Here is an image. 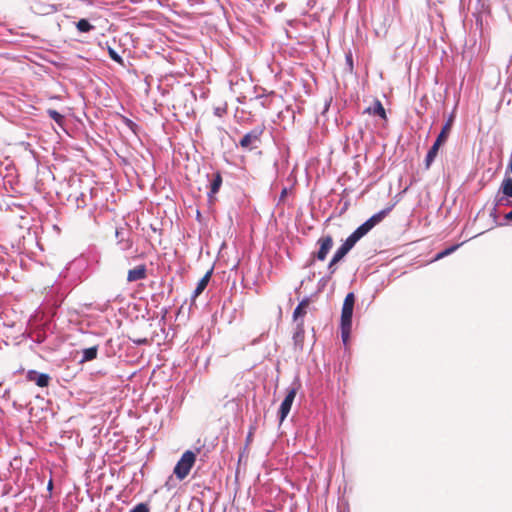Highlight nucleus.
Listing matches in <instances>:
<instances>
[{"label":"nucleus","instance_id":"nucleus-1","mask_svg":"<svg viewBox=\"0 0 512 512\" xmlns=\"http://www.w3.org/2000/svg\"><path fill=\"white\" fill-rule=\"evenodd\" d=\"M392 208L393 206H389L371 216L344 241L342 246L350 251L362 237H364L372 228H374L377 224L385 219V217L391 212Z\"/></svg>","mask_w":512,"mask_h":512},{"label":"nucleus","instance_id":"nucleus-2","mask_svg":"<svg viewBox=\"0 0 512 512\" xmlns=\"http://www.w3.org/2000/svg\"><path fill=\"white\" fill-rule=\"evenodd\" d=\"M392 208L393 206H389L371 216L344 241L342 246L350 251L362 237H364L372 228H374L377 224L385 219V217L391 212Z\"/></svg>","mask_w":512,"mask_h":512},{"label":"nucleus","instance_id":"nucleus-3","mask_svg":"<svg viewBox=\"0 0 512 512\" xmlns=\"http://www.w3.org/2000/svg\"><path fill=\"white\" fill-rule=\"evenodd\" d=\"M196 462V454L191 451L187 450L185 451L179 461L177 462L176 466L174 467V474L179 480L185 479L192 467L194 466Z\"/></svg>","mask_w":512,"mask_h":512},{"label":"nucleus","instance_id":"nucleus-4","mask_svg":"<svg viewBox=\"0 0 512 512\" xmlns=\"http://www.w3.org/2000/svg\"><path fill=\"white\" fill-rule=\"evenodd\" d=\"M333 243L334 242H333V238L331 235L328 234V235L321 236L317 241L319 249H318L317 253L315 254V257L319 261H324L328 255L329 251L333 247Z\"/></svg>","mask_w":512,"mask_h":512},{"label":"nucleus","instance_id":"nucleus-5","mask_svg":"<svg viewBox=\"0 0 512 512\" xmlns=\"http://www.w3.org/2000/svg\"><path fill=\"white\" fill-rule=\"evenodd\" d=\"M355 304V295L350 292L346 295L341 312V322H345L346 325L348 322H352L353 309Z\"/></svg>","mask_w":512,"mask_h":512},{"label":"nucleus","instance_id":"nucleus-6","mask_svg":"<svg viewBox=\"0 0 512 512\" xmlns=\"http://www.w3.org/2000/svg\"><path fill=\"white\" fill-rule=\"evenodd\" d=\"M260 134L261 131H258L256 129L248 132L240 140V146L246 150H252L256 148L257 144L260 142Z\"/></svg>","mask_w":512,"mask_h":512},{"label":"nucleus","instance_id":"nucleus-7","mask_svg":"<svg viewBox=\"0 0 512 512\" xmlns=\"http://www.w3.org/2000/svg\"><path fill=\"white\" fill-rule=\"evenodd\" d=\"M26 378L31 382H35L39 387H47L50 381L48 374L38 373L34 370H29L27 372Z\"/></svg>","mask_w":512,"mask_h":512},{"label":"nucleus","instance_id":"nucleus-8","mask_svg":"<svg viewBox=\"0 0 512 512\" xmlns=\"http://www.w3.org/2000/svg\"><path fill=\"white\" fill-rule=\"evenodd\" d=\"M444 144H445L444 142H442L441 140L436 138L435 142L433 143V145L431 146V148L429 149V151L426 155L425 169L428 170L431 167L433 161L435 160V158L438 154L440 147Z\"/></svg>","mask_w":512,"mask_h":512},{"label":"nucleus","instance_id":"nucleus-9","mask_svg":"<svg viewBox=\"0 0 512 512\" xmlns=\"http://www.w3.org/2000/svg\"><path fill=\"white\" fill-rule=\"evenodd\" d=\"M212 273H213V269H210L200 279V281L198 282V284L193 292V295H192L193 300H195L205 290V288L207 287V285L211 279Z\"/></svg>","mask_w":512,"mask_h":512},{"label":"nucleus","instance_id":"nucleus-10","mask_svg":"<svg viewBox=\"0 0 512 512\" xmlns=\"http://www.w3.org/2000/svg\"><path fill=\"white\" fill-rule=\"evenodd\" d=\"M146 278V267L145 265H139L128 271L127 280L134 282Z\"/></svg>","mask_w":512,"mask_h":512},{"label":"nucleus","instance_id":"nucleus-11","mask_svg":"<svg viewBox=\"0 0 512 512\" xmlns=\"http://www.w3.org/2000/svg\"><path fill=\"white\" fill-rule=\"evenodd\" d=\"M454 119H455V116L454 114L452 113L446 123L443 125L439 135L437 136V139L441 140L442 142L446 143L448 137H449V134L451 132V129H452V126H453V123H454Z\"/></svg>","mask_w":512,"mask_h":512},{"label":"nucleus","instance_id":"nucleus-12","mask_svg":"<svg viewBox=\"0 0 512 512\" xmlns=\"http://www.w3.org/2000/svg\"><path fill=\"white\" fill-rule=\"evenodd\" d=\"M310 301L308 298L303 299L299 305L296 307L293 313V319L295 322H298L300 319H302L306 314L307 310L309 308Z\"/></svg>","mask_w":512,"mask_h":512},{"label":"nucleus","instance_id":"nucleus-13","mask_svg":"<svg viewBox=\"0 0 512 512\" xmlns=\"http://www.w3.org/2000/svg\"><path fill=\"white\" fill-rule=\"evenodd\" d=\"M365 112L369 113V114H372V115H377V116L381 117L384 120L387 119L386 111H385L382 103L379 100H375L373 105L368 107L365 110Z\"/></svg>","mask_w":512,"mask_h":512},{"label":"nucleus","instance_id":"nucleus-14","mask_svg":"<svg viewBox=\"0 0 512 512\" xmlns=\"http://www.w3.org/2000/svg\"><path fill=\"white\" fill-rule=\"evenodd\" d=\"M222 185V176L220 172H216L212 176V180L210 183V192L208 194L209 198L212 199L213 196L219 191Z\"/></svg>","mask_w":512,"mask_h":512},{"label":"nucleus","instance_id":"nucleus-15","mask_svg":"<svg viewBox=\"0 0 512 512\" xmlns=\"http://www.w3.org/2000/svg\"><path fill=\"white\" fill-rule=\"evenodd\" d=\"M97 353H98L97 346H93V347L84 349L81 362L94 360L97 357Z\"/></svg>","mask_w":512,"mask_h":512},{"label":"nucleus","instance_id":"nucleus-16","mask_svg":"<svg viewBox=\"0 0 512 512\" xmlns=\"http://www.w3.org/2000/svg\"><path fill=\"white\" fill-rule=\"evenodd\" d=\"M501 191L504 195L512 198V178L506 177L504 178L501 184Z\"/></svg>","mask_w":512,"mask_h":512},{"label":"nucleus","instance_id":"nucleus-17","mask_svg":"<svg viewBox=\"0 0 512 512\" xmlns=\"http://www.w3.org/2000/svg\"><path fill=\"white\" fill-rule=\"evenodd\" d=\"M348 252L349 251L341 245L332 257V264H337L346 256Z\"/></svg>","mask_w":512,"mask_h":512},{"label":"nucleus","instance_id":"nucleus-18","mask_svg":"<svg viewBox=\"0 0 512 512\" xmlns=\"http://www.w3.org/2000/svg\"><path fill=\"white\" fill-rule=\"evenodd\" d=\"M352 322H348L346 325L345 322H341V336L344 343H347L349 339V335L351 332Z\"/></svg>","mask_w":512,"mask_h":512},{"label":"nucleus","instance_id":"nucleus-19","mask_svg":"<svg viewBox=\"0 0 512 512\" xmlns=\"http://www.w3.org/2000/svg\"><path fill=\"white\" fill-rule=\"evenodd\" d=\"M76 27H77L78 31L83 32V33L89 32L93 29V26L86 19H80L76 23Z\"/></svg>","mask_w":512,"mask_h":512},{"label":"nucleus","instance_id":"nucleus-20","mask_svg":"<svg viewBox=\"0 0 512 512\" xmlns=\"http://www.w3.org/2000/svg\"><path fill=\"white\" fill-rule=\"evenodd\" d=\"M288 414V395L285 396L283 399L281 406H280V423L283 422L286 415Z\"/></svg>","mask_w":512,"mask_h":512},{"label":"nucleus","instance_id":"nucleus-21","mask_svg":"<svg viewBox=\"0 0 512 512\" xmlns=\"http://www.w3.org/2000/svg\"><path fill=\"white\" fill-rule=\"evenodd\" d=\"M48 115L58 124H61L64 119L63 115L56 110H48Z\"/></svg>","mask_w":512,"mask_h":512},{"label":"nucleus","instance_id":"nucleus-22","mask_svg":"<svg viewBox=\"0 0 512 512\" xmlns=\"http://www.w3.org/2000/svg\"><path fill=\"white\" fill-rule=\"evenodd\" d=\"M457 248H458V245H454V246H451V247L443 250L442 252H440V253H438L436 255L435 260H439V259H442L445 256H448L449 254L454 252Z\"/></svg>","mask_w":512,"mask_h":512},{"label":"nucleus","instance_id":"nucleus-23","mask_svg":"<svg viewBox=\"0 0 512 512\" xmlns=\"http://www.w3.org/2000/svg\"><path fill=\"white\" fill-rule=\"evenodd\" d=\"M108 53H109V56L111 57V59H113L114 61H116L119 64H123V59L118 55V53L114 49L109 48Z\"/></svg>","mask_w":512,"mask_h":512},{"label":"nucleus","instance_id":"nucleus-24","mask_svg":"<svg viewBox=\"0 0 512 512\" xmlns=\"http://www.w3.org/2000/svg\"><path fill=\"white\" fill-rule=\"evenodd\" d=\"M130 512H150L147 504L139 503Z\"/></svg>","mask_w":512,"mask_h":512},{"label":"nucleus","instance_id":"nucleus-25","mask_svg":"<svg viewBox=\"0 0 512 512\" xmlns=\"http://www.w3.org/2000/svg\"><path fill=\"white\" fill-rule=\"evenodd\" d=\"M119 244L121 245L122 250H128L132 247V241L129 239L126 240H120Z\"/></svg>","mask_w":512,"mask_h":512},{"label":"nucleus","instance_id":"nucleus-26","mask_svg":"<svg viewBox=\"0 0 512 512\" xmlns=\"http://www.w3.org/2000/svg\"><path fill=\"white\" fill-rule=\"evenodd\" d=\"M287 191H288L287 188L282 189V192L280 195V202H282V204H284V202H285V197H286Z\"/></svg>","mask_w":512,"mask_h":512},{"label":"nucleus","instance_id":"nucleus-27","mask_svg":"<svg viewBox=\"0 0 512 512\" xmlns=\"http://www.w3.org/2000/svg\"><path fill=\"white\" fill-rule=\"evenodd\" d=\"M335 265L336 264H332V259H331L330 262H329V265H328V269H329L330 274H334L335 273V271H336Z\"/></svg>","mask_w":512,"mask_h":512},{"label":"nucleus","instance_id":"nucleus-28","mask_svg":"<svg viewBox=\"0 0 512 512\" xmlns=\"http://www.w3.org/2000/svg\"><path fill=\"white\" fill-rule=\"evenodd\" d=\"M289 397H290V405H291L292 402H293V399L295 397V390L294 389H290Z\"/></svg>","mask_w":512,"mask_h":512},{"label":"nucleus","instance_id":"nucleus-29","mask_svg":"<svg viewBox=\"0 0 512 512\" xmlns=\"http://www.w3.org/2000/svg\"><path fill=\"white\" fill-rule=\"evenodd\" d=\"M505 219L508 221H512V210L505 215Z\"/></svg>","mask_w":512,"mask_h":512},{"label":"nucleus","instance_id":"nucleus-30","mask_svg":"<svg viewBox=\"0 0 512 512\" xmlns=\"http://www.w3.org/2000/svg\"><path fill=\"white\" fill-rule=\"evenodd\" d=\"M278 209L281 210V212L279 213V217H284V207H281L280 204L278 205Z\"/></svg>","mask_w":512,"mask_h":512}]
</instances>
